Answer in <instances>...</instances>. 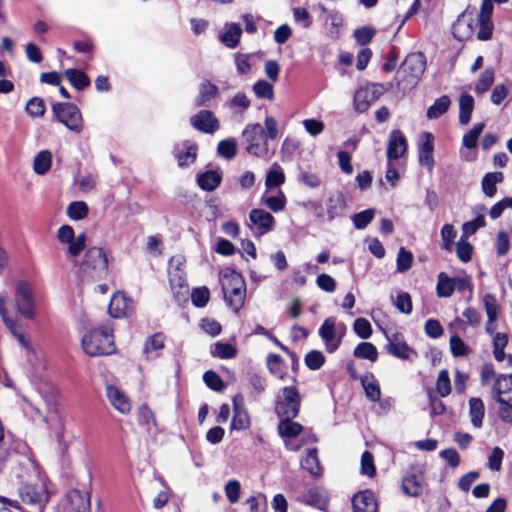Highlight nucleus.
<instances>
[{
  "label": "nucleus",
  "instance_id": "nucleus-36",
  "mask_svg": "<svg viewBox=\"0 0 512 512\" xmlns=\"http://www.w3.org/2000/svg\"><path fill=\"white\" fill-rule=\"evenodd\" d=\"M474 109V98L470 94H463L459 99V122L467 125L471 120Z\"/></svg>",
  "mask_w": 512,
  "mask_h": 512
},
{
  "label": "nucleus",
  "instance_id": "nucleus-34",
  "mask_svg": "<svg viewBox=\"0 0 512 512\" xmlns=\"http://www.w3.org/2000/svg\"><path fill=\"white\" fill-rule=\"evenodd\" d=\"M241 35V26L238 23H231L226 32L220 36V40L227 48L233 49L239 45Z\"/></svg>",
  "mask_w": 512,
  "mask_h": 512
},
{
  "label": "nucleus",
  "instance_id": "nucleus-4",
  "mask_svg": "<svg viewBox=\"0 0 512 512\" xmlns=\"http://www.w3.org/2000/svg\"><path fill=\"white\" fill-rule=\"evenodd\" d=\"M221 286L227 305L235 313L239 312L244 305L246 295V284L243 277L235 271H231L229 274L225 273L221 279Z\"/></svg>",
  "mask_w": 512,
  "mask_h": 512
},
{
  "label": "nucleus",
  "instance_id": "nucleus-41",
  "mask_svg": "<svg viewBox=\"0 0 512 512\" xmlns=\"http://www.w3.org/2000/svg\"><path fill=\"white\" fill-rule=\"evenodd\" d=\"M285 174L278 164H273L268 171L265 179V186L267 189L279 187L285 182Z\"/></svg>",
  "mask_w": 512,
  "mask_h": 512
},
{
  "label": "nucleus",
  "instance_id": "nucleus-14",
  "mask_svg": "<svg viewBox=\"0 0 512 512\" xmlns=\"http://www.w3.org/2000/svg\"><path fill=\"white\" fill-rule=\"evenodd\" d=\"M418 160L421 166L429 172L434 168V135L431 132H423L418 145Z\"/></svg>",
  "mask_w": 512,
  "mask_h": 512
},
{
  "label": "nucleus",
  "instance_id": "nucleus-49",
  "mask_svg": "<svg viewBox=\"0 0 512 512\" xmlns=\"http://www.w3.org/2000/svg\"><path fill=\"white\" fill-rule=\"evenodd\" d=\"M217 152L227 160L234 158L237 154V143L235 139L229 138L221 140L217 145Z\"/></svg>",
  "mask_w": 512,
  "mask_h": 512
},
{
  "label": "nucleus",
  "instance_id": "nucleus-8",
  "mask_svg": "<svg viewBox=\"0 0 512 512\" xmlns=\"http://www.w3.org/2000/svg\"><path fill=\"white\" fill-rule=\"evenodd\" d=\"M18 494L24 504L34 507L37 512H43L49 501L48 491L44 484H23L19 487Z\"/></svg>",
  "mask_w": 512,
  "mask_h": 512
},
{
  "label": "nucleus",
  "instance_id": "nucleus-53",
  "mask_svg": "<svg viewBox=\"0 0 512 512\" xmlns=\"http://www.w3.org/2000/svg\"><path fill=\"white\" fill-rule=\"evenodd\" d=\"M26 112L34 118L42 117L46 112V105L41 97H33L26 104Z\"/></svg>",
  "mask_w": 512,
  "mask_h": 512
},
{
  "label": "nucleus",
  "instance_id": "nucleus-48",
  "mask_svg": "<svg viewBox=\"0 0 512 512\" xmlns=\"http://www.w3.org/2000/svg\"><path fill=\"white\" fill-rule=\"evenodd\" d=\"M211 354L220 359H231L237 355V349L230 343L217 342Z\"/></svg>",
  "mask_w": 512,
  "mask_h": 512
},
{
  "label": "nucleus",
  "instance_id": "nucleus-39",
  "mask_svg": "<svg viewBox=\"0 0 512 512\" xmlns=\"http://www.w3.org/2000/svg\"><path fill=\"white\" fill-rule=\"evenodd\" d=\"M52 165V153L49 150L40 151L34 158L33 169L36 174H46Z\"/></svg>",
  "mask_w": 512,
  "mask_h": 512
},
{
  "label": "nucleus",
  "instance_id": "nucleus-60",
  "mask_svg": "<svg viewBox=\"0 0 512 512\" xmlns=\"http://www.w3.org/2000/svg\"><path fill=\"white\" fill-rule=\"evenodd\" d=\"M436 390L441 397H446L451 392L449 373L445 369L441 370L438 374L436 381Z\"/></svg>",
  "mask_w": 512,
  "mask_h": 512
},
{
  "label": "nucleus",
  "instance_id": "nucleus-1",
  "mask_svg": "<svg viewBox=\"0 0 512 512\" xmlns=\"http://www.w3.org/2000/svg\"><path fill=\"white\" fill-rule=\"evenodd\" d=\"M84 352L92 357L110 355L115 352L112 327L109 324L91 329L82 336Z\"/></svg>",
  "mask_w": 512,
  "mask_h": 512
},
{
  "label": "nucleus",
  "instance_id": "nucleus-59",
  "mask_svg": "<svg viewBox=\"0 0 512 512\" xmlns=\"http://www.w3.org/2000/svg\"><path fill=\"white\" fill-rule=\"evenodd\" d=\"M286 202L287 199L282 190H279L278 195L269 196L264 201L265 205L274 213L283 211L285 209Z\"/></svg>",
  "mask_w": 512,
  "mask_h": 512
},
{
  "label": "nucleus",
  "instance_id": "nucleus-6",
  "mask_svg": "<svg viewBox=\"0 0 512 512\" xmlns=\"http://www.w3.org/2000/svg\"><path fill=\"white\" fill-rule=\"evenodd\" d=\"M242 137L248 154L258 158L268 156V141L265 137V131L259 123L248 124L242 131Z\"/></svg>",
  "mask_w": 512,
  "mask_h": 512
},
{
  "label": "nucleus",
  "instance_id": "nucleus-20",
  "mask_svg": "<svg viewBox=\"0 0 512 512\" xmlns=\"http://www.w3.org/2000/svg\"><path fill=\"white\" fill-rule=\"evenodd\" d=\"M319 336L325 342L326 350L329 353H333L339 348L340 339L336 336V331L334 330V317L324 320L319 328Z\"/></svg>",
  "mask_w": 512,
  "mask_h": 512
},
{
  "label": "nucleus",
  "instance_id": "nucleus-61",
  "mask_svg": "<svg viewBox=\"0 0 512 512\" xmlns=\"http://www.w3.org/2000/svg\"><path fill=\"white\" fill-rule=\"evenodd\" d=\"M203 381L208 388L217 392L222 391L225 386L222 378L212 370H208L203 374Z\"/></svg>",
  "mask_w": 512,
  "mask_h": 512
},
{
  "label": "nucleus",
  "instance_id": "nucleus-44",
  "mask_svg": "<svg viewBox=\"0 0 512 512\" xmlns=\"http://www.w3.org/2000/svg\"><path fill=\"white\" fill-rule=\"evenodd\" d=\"M137 419L138 424L145 427L148 432H150L152 427L156 426L154 413L146 404H143L138 408Z\"/></svg>",
  "mask_w": 512,
  "mask_h": 512
},
{
  "label": "nucleus",
  "instance_id": "nucleus-21",
  "mask_svg": "<svg viewBox=\"0 0 512 512\" xmlns=\"http://www.w3.org/2000/svg\"><path fill=\"white\" fill-rule=\"evenodd\" d=\"M243 398L241 395H236L233 398L234 415L231 421V428L233 430H245L250 427V417L246 408L242 404Z\"/></svg>",
  "mask_w": 512,
  "mask_h": 512
},
{
  "label": "nucleus",
  "instance_id": "nucleus-9",
  "mask_svg": "<svg viewBox=\"0 0 512 512\" xmlns=\"http://www.w3.org/2000/svg\"><path fill=\"white\" fill-rule=\"evenodd\" d=\"M15 301L18 312L27 319L34 318V297L31 285L26 281H20L15 287Z\"/></svg>",
  "mask_w": 512,
  "mask_h": 512
},
{
  "label": "nucleus",
  "instance_id": "nucleus-22",
  "mask_svg": "<svg viewBox=\"0 0 512 512\" xmlns=\"http://www.w3.org/2000/svg\"><path fill=\"white\" fill-rule=\"evenodd\" d=\"M182 146L185 148V150H179L177 147H175L173 154L178 166L184 168L196 161L198 145L189 140H185L182 142Z\"/></svg>",
  "mask_w": 512,
  "mask_h": 512
},
{
  "label": "nucleus",
  "instance_id": "nucleus-64",
  "mask_svg": "<svg viewBox=\"0 0 512 512\" xmlns=\"http://www.w3.org/2000/svg\"><path fill=\"white\" fill-rule=\"evenodd\" d=\"M499 403L498 414L501 421L505 423H512V403L511 398H505L504 402L502 400H495Z\"/></svg>",
  "mask_w": 512,
  "mask_h": 512
},
{
  "label": "nucleus",
  "instance_id": "nucleus-31",
  "mask_svg": "<svg viewBox=\"0 0 512 512\" xmlns=\"http://www.w3.org/2000/svg\"><path fill=\"white\" fill-rule=\"evenodd\" d=\"M360 381L367 399H369L372 402L379 401L381 397V390L374 375L372 373H368L365 376L361 377Z\"/></svg>",
  "mask_w": 512,
  "mask_h": 512
},
{
  "label": "nucleus",
  "instance_id": "nucleus-37",
  "mask_svg": "<svg viewBox=\"0 0 512 512\" xmlns=\"http://www.w3.org/2000/svg\"><path fill=\"white\" fill-rule=\"evenodd\" d=\"M451 105L450 98L447 95H443L437 98L434 103L428 107L426 116L428 119H437L445 114Z\"/></svg>",
  "mask_w": 512,
  "mask_h": 512
},
{
  "label": "nucleus",
  "instance_id": "nucleus-50",
  "mask_svg": "<svg viewBox=\"0 0 512 512\" xmlns=\"http://www.w3.org/2000/svg\"><path fill=\"white\" fill-rule=\"evenodd\" d=\"M485 125L484 123H476L474 126L463 136V146L467 149H473L477 145L478 138L482 133Z\"/></svg>",
  "mask_w": 512,
  "mask_h": 512
},
{
  "label": "nucleus",
  "instance_id": "nucleus-58",
  "mask_svg": "<svg viewBox=\"0 0 512 512\" xmlns=\"http://www.w3.org/2000/svg\"><path fill=\"white\" fill-rule=\"evenodd\" d=\"M354 38L356 42L361 46L368 45L374 36L376 35V30L370 26H363L354 30Z\"/></svg>",
  "mask_w": 512,
  "mask_h": 512
},
{
  "label": "nucleus",
  "instance_id": "nucleus-15",
  "mask_svg": "<svg viewBox=\"0 0 512 512\" xmlns=\"http://www.w3.org/2000/svg\"><path fill=\"white\" fill-rule=\"evenodd\" d=\"M386 338V351L390 355L401 360H410L412 356L417 355L416 351L407 345L402 335L395 333L389 336L386 334Z\"/></svg>",
  "mask_w": 512,
  "mask_h": 512
},
{
  "label": "nucleus",
  "instance_id": "nucleus-2",
  "mask_svg": "<svg viewBox=\"0 0 512 512\" xmlns=\"http://www.w3.org/2000/svg\"><path fill=\"white\" fill-rule=\"evenodd\" d=\"M426 69V58L422 52L408 54L394 78L397 91L413 88Z\"/></svg>",
  "mask_w": 512,
  "mask_h": 512
},
{
  "label": "nucleus",
  "instance_id": "nucleus-33",
  "mask_svg": "<svg viewBox=\"0 0 512 512\" xmlns=\"http://www.w3.org/2000/svg\"><path fill=\"white\" fill-rule=\"evenodd\" d=\"M301 467L308 471L312 476H320L322 467L318 457V450L312 448L308 451L306 457L301 460Z\"/></svg>",
  "mask_w": 512,
  "mask_h": 512
},
{
  "label": "nucleus",
  "instance_id": "nucleus-43",
  "mask_svg": "<svg viewBox=\"0 0 512 512\" xmlns=\"http://www.w3.org/2000/svg\"><path fill=\"white\" fill-rule=\"evenodd\" d=\"M495 77V71L493 67H487L483 70V72L480 74L476 84H475V90L476 92L482 94L487 92L490 87L493 85Z\"/></svg>",
  "mask_w": 512,
  "mask_h": 512
},
{
  "label": "nucleus",
  "instance_id": "nucleus-10",
  "mask_svg": "<svg viewBox=\"0 0 512 512\" xmlns=\"http://www.w3.org/2000/svg\"><path fill=\"white\" fill-rule=\"evenodd\" d=\"M423 486L424 468L421 465L410 466L402 480L403 492L411 497H419L423 493Z\"/></svg>",
  "mask_w": 512,
  "mask_h": 512
},
{
  "label": "nucleus",
  "instance_id": "nucleus-28",
  "mask_svg": "<svg viewBox=\"0 0 512 512\" xmlns=\"http://www.w3.org/2000/svg\"><path fill=\"white\" fill-rule=\"evenodd\" d=\"M294 418H281L278 423V433L282 438H295L303 431V426L293 421Z\"/></svg>",
  "mask_w": 512,
  "mask_h": 512
},
{
  "label": "nucleus",
  "instance_id": "nucleus-46",
  "mask_svg": "<svg viewBox=\"0 0 512 512\" xmlns=\"http://www.w3.org/2000/svg\"><path fill=\"white\" fill-rule=\"evenodd\" d=\"M372 103H374V102L370 101V90L369 89L360 88L355 92L354 106L358 112L363 113V112L367 111Z\"/></svg>",
  "mask_w": 512,
  "mask_h": 512
},
{
  "label": "nucleus",
  "instance_id": "nucleus-26",
  "mask_svg": "<svg viewBox=\"0 0 512 512\" xmlns=\"http://www.w3.org/2000/svg\"><path fill=\"white\" fill-rule=\"evenodd\" d=\"M508 392H512V374H500L492 387V398L504 402Z\"/></svg>",
  "mask_w": 512,
  "mask_h": 512
},
{
  "label": "nucleus",
  "instance_id": "nucleus-54",
  "mask_svg": "<svg viewBox=\"0 0 512 512\" xmlns=\"http://www.w3.org/2000/svg\"><path fill=\"white\" fill-rule=\"evenodd\" d=\"M247 379H248V384L251 388V394L254 397H257V396L261 395L262 393H264V391L266 390L267 383H266V379L263 376L258 375L256 373H251V374H248Z\"/></svg>",
  "mask_w": 512,
  "mask_h": 512
},
{
  "label": "nucleus",
  "instance_id": "nucleus-57",
  "mask_svg": "<svg viewBox=\"0 0 512 512\" xmlns=\"http://www.w3.org/2000/svg\"><path fill=\"white\" fill-rule=\"evenodd\" d=\"M483 302L489 322H495L500 313V307L497 304L496 298L492 294H486Z\"/></svg>",
  "mask_w": 512,
  "mask_h": 512
},
{
  "label": "nucleus",
  "instance_id": "nucleus-38",
  "mask_svg": "<svg viewBox=\"0 0 512 512\" xmlns=\"http://www.w3.org/2000/svg\"><path fill=\"white\" fill-rule=\"evenodd\" d=\"M353 356L358 359H365L376 362L378 359V350L370 342H360L353 350Z\"/></svg>",
  "mask_w": 512,
  "mask_h": 512
},
{
  "label": "nucleus",
  "instance_id": "nucleus-17",
  "mask_svg": "<svg viewBox=\"0 0 512 512\" xmlns=\"http://www.w3.org/2000/svg\"><path fill=\"white\" fill-rule=\"evenodd\" d=\"M249 220L252 225L256 226L260 234L274 230L276 224L272 214L259 208H254L249 212Z\"/></svg>",
  "mask_w": 512,
  "mask_h": 512
},
{
  "label": "nucleus",
  "instance_id": "nucleus-18",
  "mask_svg": "<svg viewBox=\"0 0 512 512\" xmlns=\"http://www.w3.org/2000/svg\"><path fill=\"white\" fill-rule=\"evenodd\" d=\"M0 315L3 319V322L5 323L6 327L13 334V336L18 340L19 344L26 350H28V351L31 350L30 340L27 337V335L24 331V328L17 320L9 318L6 315L2 300H0Z\"/></svg>",
  "mask_w": 512,
  "mask_h": 512
},
{
  "label": "nucleus",
  "instance_id": "nucleus-24",
  "mask_svg": "<svg viewBox=\"0 0 512 512\" xmlns=\"http://www.w3.org/2000/svg\"><path fill=\"white\" fill-rule=\"evenodd\" d=\"M222 178L223 174L219 169L207 170L197 174L196 182L201 190L212 192L220 186Z\"/></svg>",
  "mask_w": 512,
  "mask_h": 512
},
{
  "label": "nucleus",
  "instance_id": "nucleus-62",
  "mask_svg": "<svg viewBox=\"0 0 512 512\" xmlns=\"http://www.w3.org/2000/svg\"><path fill=\"white\" fill-rule=\"evenodd\" d=\"M210 292L207 287L193 289L191 293V301L195 307L202 308L209 301Z\"/></svg>",
  "mask_w": 512,
  "mask_h": 512
},
{
  "label": "nucleus",
  "instance_id": "nucleus-52",
  "mask_svg": "<svg viewBox=\"0 0 512 512\" xmlns=\"http://www.w3.org/2000/svg\"><path fill=\"white\" fill-rule=\"evenodd\" d=\"M68 497L72 504H75L76 501L80 503L76 506L77 512H86L90 508V496L86 492H81L79 490H73L69 492Z\"/></svg>",
  "mask_w": 512,
  "mask_h": 512
},
{
  "label": "nucleus",
  "instance_id": "nucleus-13",
  "mask_svg": "<svg viewBox=\"0 0 512 512\" xmlns=\"http://www.w3.org/2000/svg\"><path fill=\"white\" fill-rule=\"evenodd\" d=\"M57 238L61 243L68 244V252L71 256H77L85 248L86 235L81 233L75 238V233L70 225H62L58 229Z\"/></svg>",
  "mask_w": 512,
  "mask_h": 512
},
{
  "label": "nucleus",
  "instance_id": "nucleus-27",
  "mask_svg": "<svg viewBox=\"0 0 512 512\" xmlns=\"http://www.w3.org/2000/svg\"><path fill=\"white\" fill-rule=\"evenodd\" d=\"M457 284L460 289L463 281L459 278H450L446 273L441 272L438 275V282L436 286V293L438 297H450Z\"/></svg>",
  "mask_w": 512,
  "mask_h": 512
},
{
  "label": "nucleus",
  "instance_id": "nucleus-32",
  "mask_svg": "<svg viewBox=\"0 0 512 512\" xmlns=\"http://www.w3.org/2000/svg\"><path fill=\"white\" fill-rule=\"evenodd\" d=\"M469 416L475 428L482 427L485 416V406L480 398L472 397L469 400Z\"/></svg>",
  "mask_w": 512,
  "mask_h": 512
},
{
  "label": "nucleus",
  "instance_id": "nucleus-23",
  "mask_svg": "<svg viewBox=\"0 0 512 512\" xmlns=\"http://www.w3.org/2000/svg\"><path fill=\"white\" fill-rule=\"evenodd\" d=\"M352 506L354 512H377V503L370 490L356 493L352 498Z\"/></svg>",
  "mask_w": 512,
  "mask_h": 512
},
{
  "label": "nucleus",
  "instance_id": "nucleus-40",
  "mask_svg": "<svg viewBox=\"0 0 512 512\" xmlns=\"http://www.w3.org/2000/svg\"><path fill=\"white\" fill-rule=\"evenodd\" d=\"M457 231L452 224H444L441 228V246L442 248L451 253L455 246V239Z\"/></svg>",
  "mask_w": 512,
  "mask_h": 512
},
{
  "label": "nucleus",
  "instance_id": "nucleus-11",
  "mask_svg": "<svg viewBox=\"0 0 512 512\" xmlns=\"http://www.w3.org/2000/svg\"><path fill=\"white\" fill-rule=\"evenodd\" d=\"M474 11V8L467 7L453 23V35L456 39L463 41L473 37L476 27Z\"/></svg>",
  "mask_w": 512,
  "mask_h": 512
},
{
  "label": "nucleus",
  "instance_id": "nucleus-45",
  "mask_svg": "<svg viewBox=\"0 0 512 512\" xmlns=\"http://www.w3.org/2000/svg\"><path fill=\"white\" fill-rule=\"evenodd\" d=\"M88 205L84 201H73L67 207V215L71 220L79 221L87 217Z\"/></svg>",
  "mask_w": 512,
  "mask_h": 512
},
{
  "label": "nucleus",
  "instance_id": "nucleus-55",
  "mask_svg": "<svg viewBox=\"0 0 512 512\" xmlns=\"http://www.w3.org/2000/svg\"><path fill=\"white\" fill-rule=\"evenodd\" d=\"M325 356L319 350H311L305 355V365L310 370H319L325 363Z\"/></svg>",
  "mask_w": 512,
  "mask_h": 512
},
{
  "label": "nucleus",
  "instance_id": "nucleus-12",
  "mask_svg": "<svg viewBox=\"0 0 512 512\" xmlns=\"http://www.w3.org/2000/svg\"><path fill=\"white\" fill-rule=\"evenodd\" d=\"M191 126L199 132L214 134L220 128V122L211 110H200L190 117Z\"/></svg>",
  "mask_w": 512,
  "mask_h": 512
},
{
  "label": "nucleus",
  "instance_id": "nucleus-63",
  "mask_svg": "<svg viewBox=\"0 0 512 512\" xmlns=\"http://www.w3.org/2000/svg\"><path fill=\"white\" fill-rule=\"evenodd\" d=\"M450 350L454 357L465 356L469 353L470 349L458 335H453L450 338Z\"/></svg>",
  "mask_w": 512,
  "mask_h": 512
},
{
  "label": "nucleus",
  "instance_id": "nucleus-25",
  "mask_svg": "<svg viewBox=\"0 0 512 512\" xmlns=\"http://www.w3.org/2000/svg\"><path fill=\"white\" fill-rule=\"evenodd\" d=\"M106 395L111 405L122 414H127L131 410V403L128 397L114 385L106 387Z\"/></svg>",
  "mask_w": 512,
  "mask_h": 512
},
{
  "label": "nucleus",
  "instance_id": "nucleus-35",
  "mask_svg": "<svg viewBox=\"0 0 512 512\" xmlns=\"http://www.w3.org/2000/svg\"><path fill=\"white\" fill-rule=\"evenodd\" d=\"M219 94L218 87L210 81H204L200 85L199 95L195 99V106H205Z\"/></svg>",
  "mask_w": 512,
  "mask_h": 512
},
{
  "label": "nucleus",
  "instance_id": "nucleus-42",
  "mask_svg": "<svg viewBox=\"0 0 512 512\" xmlns=\"http://www.w3.org/2000/svg\"><path fill=\"white\" fill-rule=\"evenodd\" d=\"M165 346V336L161 332H157L147 338L144 343V353L149 357L150 354L156 353L155 356H158V351H161Z\"/></svg>",
  "mask_w": 512,
  "mask_h": 512
},
{
  "label": "nucleus",
  "instance_id": "nucleus-51",
  "mask_svg": "<svg viewBox=\"0 0 512 512\" xmlns=\"http://www.w3.org/2000/svg\"><path fill=\"white\" fill-rule=\"evenodd\" d=\"M375 216V210L369 208L361 212L355 213L352 216V222L356 229H365L373 220Z\"/></svg>",
  "mask_w": 512,
  "mask_h": 512
},
{
  "label": "nucleus",
  "instance_id": "nucleus-30",
  "mask_svg": "<svg viewBox=\"0 0 512 512\" xmlns=\"http://www.w3.org/2000/svg\"><path fill=\"white\" fill-rule=\"evenodd\" d=\"M64 75L69 83L77 90H83L90 86L91 80L89 76L76 68H69L64 71Z\"/></svg>",
  "mask_w": 512,
  "mask_h": 512
},
{
  "label": "nucleus",
  "instance_id": "nucleus-47",
  "mask_svg": "<svg viewBox=\"0 0 512 512\" xmlns=\"http://www.w3.org/2000/svg\"><path fill=\"white\" fill-rule=\"evenodd\" d=\"M346 206L344 197L342 194H337L328 199L327 202V213L329 218H334L342 214Z\"/></svg>",
  "mask_w": 512,
  "mask_h": 512
},
{
  "label": "nucleus",
  "instance_id": "nucleus-16",
  "mask_svg": "<svg viewBox=\"0 0 512 512\" xmlns=\"http://www.w3.org/2000/svg\"><path fill=\"white\" fill-rule=\"evenodd\" d=\"M133 311V301L124 292L118 291L111 297L108 312L113 318H123Z\"/></svg>",
  "mask_w": 512,
  "mask_h": 512
},
{
  "label": "nucleus",
  "instance_id": "nucleus-29",
  "mask_svg": "<svg viewBox=\"0 0 512 512\" xmlns=\"http://www.w3.org/2000/svg\"><path fill=\"white\" fill-rule=\"evenodd\" d=\"M504 174L500 171L488 172L481 181V188L487 197H493L497 192L496 185L503 182Z\"/></svg>",
  "mask_w": 512,
  "mask_h": 512
},
{
  "label": "nucleus",
  "instance_id": "nucleus-19",
  "mask_svg": "<svg viewBox=\"0 0 512 512\" xmlns=\"http://www.w3.org/2000/svg\"><path fill=\"white\" fill-rule=\"evenodd\" d=\"M407 151V140L404 134L396 129L390 134L388 145H387V158L389 161L397 160L402 157Z\"/></svg>",
  "mask_w": 512,
  "mask_h": 512
},
{
  "label": "nucleus",
  "instance_id": "nucleus-5",
  "mask_svg": "<svg viewBox=\"0 0 512 512\" xmlns=\"http://www.w3.org/2000/svg\"><path fill=\"white\" fill-rule=\"evenodd\" d=\"M55 119L77 134L84 128L83 116L77 105L70 102H56L51 107Z\"/></svg>",
  "mask_w": 512,
  "mask_h": 512
},
{
  "label": "nucleus",
  "instance_id": "nucleus-56",
  "mask_svg": "<svg viewBox=\"0 0 512 512\" xmlns=\"http://www.w3.org/2000/svg\"><path fill=\"white\" fill-rule=\"evenodd\" d=\"M254 93L259 99L272 100L274 97L273 85L266 80H259L253 86Z\"/></svg>",
  "mask_w": 512,
  "mask_h": 512
},
{
  "label": "nucleus",
  "instance_id": "nucleus-3",
  "mask_svg": "<svg viewBox=\"0 0 512 512\" xmlns=\"http://www.w3.org/2000/svg\"><path fill=\"white\" fill-rule=\"evenodd\" d=\"M108 258H74L77 279L81 283H90L105 279L109 275Z\"/></svg>",
  "mask_w": 512,
  "mask_h": 512
},
{
  "label": "nucleus",
  "instance_id": "nucleus-7",
  "mask_svg": "<svg viewBox=\"0 0 512 512\" xmlns=\"http://www.w3.org/2000/svg\"><path fill=\"white\" fill-rule=\"evenodd\" d=\"M301 406V396L294 386L282 388L275 401V413L281 418H296Z\"/></svg>",
  "mask_w": 512,
  "mask_h": 512
}]
</instances>
